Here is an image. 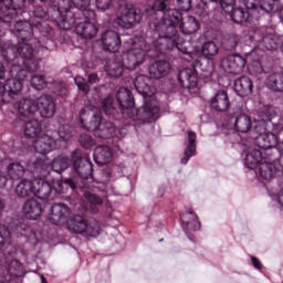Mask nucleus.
I'll list each match as a JSON object with an SVG mask.
<instances>
[{
	"label": "nucleus",
	"mask_w": 283,
	"mask_h": 283,
	"mask_svg": "<svg viewBox=\"0 0 283 283\" xmlns=\"http://www.w3.org/2000/svg\"><path fill=\"white\" fill-rule=\"evenodd\" d=\"M33 196H36L40 200H46L52 196V186L43 179H34Z\"/></svg>",
	"instance_id": "27"
},
{
	"label": "nucleus",
	"mask_w": 283,
	"mask_h": 283,
	"mask_svg": "<svg viewBox=\"0 0 283 283\" xmlns=\"http://www.w3.org/2000/svg\"><path fill=\"white\" fill-rule=\"evenodd\" d=\"M6 32H0V36H3ZM14 48L10 44V42H3L0 39V56L4 59V61H14Z\"/></svg>",
	"instance_id": "37"
},
{
	"label": "nucleus",
	"mask_w": 283,
	"mask_h": 283,
	"mask_svg": "<svg viewBox=\"0 0 283 283\" xmlns=\"http://www.w3.org/2000/svg\"><path fill=\"white\" fill-rule=\"evenodd\" d=\"M41 134V122L38 119H31L24 125V136L28 138H35Z\"/></svg>",
	"instance_id": "40"
},
{
	"label": "nucleus",
	"mask_w": 283,
	"mask_h": 283,
	"mask_svg": "<svg viewBox=\"0 0 283 283\" xmlns=\"http://www.w3.org/2000/svg\"><path fill=\"white\" fill-rule=\"evenodd\" d=\"M219 50L220 49L218 48V44H216V42L209 41L202 45L201 52L203 56H206L207 59H211V56H216L218 54Z\"/></svg>",
	"instance_id": "45"
},
{
	"label": "nucleus",
	"mask_w": 283,
	"mask_h": 283,
	"mask_svg": "<svg viewBox=\"0 0 283 283\" xmlns=\"http://www.w3.org/2000/svg\"><path fill=\"white\" fill-rule=\"evenodd\" d=\"M210 105L216 112H227L231 105L227 91H218L210 99Z\"/></svg>",
	"instance_id": "26"
},
{
	"label": "nucleus",
	"mask_w": 283,
	"mask_h": 283,
	"mask_svg": "<svg viewBox=\"0 0 283 283\" xmlns=\"http://www.w3.org/2000/svg\"><path fill=\"white\" fill-rule=\"evenodd\" d=\"M33 147L38 154H50L53 149H56V140H54L50 135L38 136Z\"/></svg>",
	"instance_id": "24"
},
{
	"label": "nucleus",
	"mask_w": 283,
	"mask_h": 283,
	"mask_svg": "<svg viewBox=\"0 0 283 283\" xmlns=\"http://www.w3.org/2000/svg\"><path fill=\"white\" fill-rule=\"evenodd\" d=\"M178 78L181 87H186V90H193L195 87H198V73L195 69L181 70Z\"/></svg>",
	"instance_id": "23"
},
{
	"label": "nucleus",
	"mask_w": 283,
	"mask_h": 283,
	"mask_svg": "<svg viewBox=\"0 0 283 283\" xmlns=\"http://www.w3.org/2000/svg\"><path fill=\"white\" fill-rule=\"evenodd\" d=\"M234 92H237L239 96H249L253 92V81L247 76L235 80Z\"/></svg>",
	"instance_id": "28"
},
{
	"label": "nucleus",
	"mask_w": 283,
	"mask_h": 283,
	"mask_svg": "<svg viewBox=\"0 0 283 283\" xmlns=\"http://www.w3.org/2000/svg\"><path fill=\"white\" fill-rule=\"evenodd\" d=\"M221 8L228 14L233 10V6H235V0H220Z\"/></svg>",
	"instance_id": "58"
},
{
	"label": "nucleus",
	"mask_w": 283,
	"mask_h": 283,
	"mask_svg": "<svg viewBox=\"0 0 283 283\" xmlns=\"http://www.w3.org/2000/svg\"><path fill=\"white\" fill-rule=\"evenodd\" d=\"M34 167L41 171H45V169H50L51 167L55 174H63V171L70 168V158H67V156L60 155L55 157L52 163L44 159H36Z\"/></svg>",
	"instance_id": "14"
},
{
	"label": "nucleus",
	"mask_w": 283,
	"mask_h": 283,
	"mask_svg": "<svg viewBox=\"0 0 283 283\" xmlns=\"http://www.w3.org/2000/svg\"><path fill=\"white\" fill-rule=\"evenodd\" d=\"M57 134L61 140H64V143H67V140L72 138V128L70 125H62L59 127Z\"/></svg>",
	"instance_id": "50"
},
{
	"label": "nucleus",
	"mask_w": 283,
	"mask_h": 283,
	"mask_svg": "<svg viewBox=\"0 0 283 283\" xmlns=\"http://www.w3.org/2000/svg\"><path fill=\"white\" fill-rule=\"evenodd\" d=\"M243 3L248 10H253L258 6V0H243Z\"/></svg>",
	"instance_id": "61"
},
{
	"label": "nucleus",
	"mask_w": 283,
	"mask_h": 283,
	"mask_svg": "<svg viewBox=\"0 0 283 283\" xmlns=\"http://www.w3.org/2000/svg\"><path fill=\"white\" fill-rule=\"evenodd\" d=\"M135 88L138 94H142L144 98L143 107L138 108L137 116L143 118V123H153L160 117V107L158 106V99H156V87L154 82L147 75H138L134 82Z\"/></svg>",
	"instance_id": "4"
},
{
	"label": "nucleus",
	"mask_w": 283,
	"mask_h": 283,
	"mask_svg": "<svg viewBox=\"0 0 283 283\" xmlns=\"http://www.w3.org/2000/svg\"><path fill=\"white\" fill-rule=\"evenodd\" d=\"M93 3L97 10L105 12V10H109L112 8V0H93Z\"/></svg>",
	"instance_id": "55"
},
{
	"label": "nucleus",
	"mask_w": 283,
	"mask_h": 283,
	"mask_svg": "<svg viewBox=\"0 0 283 283\" xmlns=\"http://www.w3.org/2000/svg\"><path fill=\"white\" fill-rule=\"evenodd\" d=\"M249 36L251 41L259 43V48H265V50H277V45H280V36L275 34V30L272 28L251 31Z\"/></svg>",
	"instance_id": "9"
},
{
	"label": "nucleus",
	"mask_w": 283,
	"mask_h": 283,
	"mask_svg": "<svg viewBox=\"0 0 283 283\" xmlns=\"http://www.w3.org/2000/svg\"><path fill=\"white\" fill-rule=\"evenodd\" d=\"M38 112H40L42 118H52L56 112L54 99L50 95H42L38 99Z\"/></svg>",
	"instance_id": "20"
},
{
	"label": "nucleus",
	"mask_w": 283,
	"mask_h": 283,
	"mask_svg": "<svg viewBox=\"0 0 283 283\" xmlns=\"http://www.w3.org/2000/svg\"><path fill=\"white\" fill-rule=\"evenodd\" d=\"M116 98L125 116L133 118V120H142L143 123V118L138 116V109L134 108V95L132 94V91L122 87L118 90Z\"/></svg>",
	"instance_id": "10"
},
{
	"label": "nucleus",
	"mask_w": 283,
	"mask_h": 283,
	"mask_svg": "<svg viewBox=\"0 0 283 283\" xmlns=\"http://www.w3.org/2000/svg\"><path fill=\"white\" fill-rule=\"evenodd\" d=\"M234 129L240 134H248L251 132V117L247 114H240L234 119Z\"/></svg>",
	"instance_id": "34"
},
{
	"label": "nucleus",
	"mask_w": 283,
	"mask_h": 283,
	"mask_svg": "<svg viewBox=\"0 0 283 283\" xmlns=\"http://www.w3.org/2000/svg\"><path fill=\"white\" fill-rule=\"evenodd\" d=\"M15 109L20 116L30 118V116H34L39 112V106L34 98H21L17 102Z\"/></svg>",
	"instance_id": "19"
},
{
	"label": "nucleus",
	"mask_w": 283,
	"mask_h": 283,
	"mask_svg": "<svg viewBox=\"0 0 283 283\" xmlns=\"http://www.w3.org/2000/svg\"><path fill=\"white\" fill-rule=\"evenodd\" d=\"M8 174L12 180H19L25 176V168L19 163H13L9 165Z\"/></svg>",
	"instance_id": "42"
},
{
	"label": "nucleus",
	"mask_w": 283,
	"mask_h": 283,
	"mask_svg": "<svg viewBox=\"0 0 283 283\" xmlns=\"http://www.w3.org/2000/svg\"><path fill=\"white\" fill-rule=\"evenodd\" d=\"M230 13L234 23H244L249 19V11H244L242 8L232 9Z\"/></svg>",
	"instance_id": "44"
},
{
	"label": "nucleus",
	"mask_w": 283,
	"mask_h": 283,
	"mask_svg": "<svg viewBox=\"0 0 283 283\" xmlns=\"http://www.w3.org/2000/svg\"><path fill=\"white\" fill-rule=\"evenodd\" d=\"M112 149L109 146H97L94 153V160L97 165H107L112 163Z\"/></svg>",
	"instance_id": "30"
},
{
	"label": "nucleus",
	"mask_w": 283,
	"mask_h": 283,
	"mask_svg": "<svg viewBox=\"0 0 283 283\" xmlns=\"http://www.w3.org/2000/svg\"><path fill=\"white\" fill-rule=\"evenodd\" d=\"M196 133L188 132V145L185 150V157L181 159L182 165H187L189 163V158L196 154Z\"/></svg>",
	"instance_id": "38"
},
{
	"label": "nucleus",
	"mask_w": 283,
	"mask_h": 283,
	"mask_svg": "<svg viewBox=\"0 0 283 283\" xmlns=\"http://www.w3.org/2000/svg\"><path fill=\"white\" fill-rule=\"evenodd\" d=\"M71 233H78L84 238H96L101 235V223L96 219L85 220L82 216H74L67 221Z\"/></svg>",
	"instance_id": "6"
},
{
	"label": "nucleus",
	"mask_w": 283,
	"mask_h": 283,
	"mask_svg": "<svg viewBox=\"0 0 283 283\" xmlns=\"http://www.w3.org/2000/svg\"><path fill=\"white\" fill-rule=\"evenodd\" d=\"M247 60L240 55H228L221 60V67L228 74H241Z\"/></svg>",
	"instance_id": "16"
},
{
	"label": "nucleus",
	"mask_w": 283,
	"mask_h": 283,
	"mask_svg": "<svg viewBox=\"0 0 283 283\" xmlns=\"http://www.w3.org/2000/svg\"><path fill=\"white\" fill-rule=\"evenodd\" d=\"M84 198L90 202V205H93V207H101V205H103V199L98 197V195L84 192Z\"/></svg>",
	"instance_id": "52"
},
{
	"label": "nucleus",
	"mask_w": 283,
	"mask_h": 283,
	"mask_svg": "<svg viewBox=\"0 0 283 283\" xmlns=\"http://www.w3.org/2000/svg\"><path fill=\"white\" fill-rule=\"evenodd\" d=\"M168 4L169 0H157L153 3V10H155V12H163L167 9Z\"/></svg>",
	"instance_id": "57"
},
{
	"label": "nucleus",
	"mask_w": 283,
	"mask_h": 283,
	"mask_svg": "<svg viewBox=\"0 0 283 283\" xmlns=\"http://www.w3.org/2000/svg\"><path fill=\"white\" fill-rule=\"evenodd\" d=\"M269 158H265L260 165H259V176L263 180H273L275 178V174L277 171L283 172L282 165L277 161L271 163L269 161Z\"/></svg>",
	"instance_id": "17"
},
{
	"label": "nucleus",
	"mask_w": 283,
	"mask_h": 283,
	"mask_svg": "<svg viewBox=\"0 0 283 283\" xmlns=\"http://www.w3.org/2000/svg\"><path fill=\"white\" fill-rule=\"evenodd\" d=\"M15 193L19 198H29L34 193V181L22 179L15 187Z\"/></svg>",
	"instance_id": "31"
},
{
	"label": "nucleus",
	"mask_w": 283,
	"mask_h": 283,
	"mask_svg": "<svg viewBox=\"0 0 283 283\" xmlns=\"http://www.w3.org/2000/svg\"><path fill=\"white\" fill-rule=\"evenodd\" d=\"M8 182V178L0 172V187H4Z\"/></svg>",
	"instance_id": "64"
},
{
	"label": "nucleus",
	"mask_w": 283,
	"mask_h": 283,
	"mask_svg": "<svg viewBox=\"0 0 283 283\" xmlns=\"http://www.w3.org/2000/svg\"><path fill=\"white\" fill-rule=\"evenodd\" d=\"M140 21H143V14H140V10L136 8V6L127 3L118 8L116 23L120 28L132 30V28H136Z\"/></svg>",
	"instance_id": "7"
},
{
	"label": "nucleus",
	"mask_w": 283,
	"mask_h": 283,
	"mask_svg": "<svg viewBox=\"0 0 283 283\" xmlns=\"http://www.w3.org/2000/svg\"><path fill=\"white\" fill-rule=\"evenodd\" d=\"M83 18H78L77 24L75 27V32L82 39H94L96 34H98V28L96 27V23H94V19H96V15L94 18H87V15H82Z\"/></svg>",
	"instance_id": "15"
},
{
	"label": "nucleus",
	"mask_w": 283,
	"mask_h": 283,
	"mask_svg": "<svg viewBox=\"0 0 283 283\" xmlns=\"http://www.w3.org/2000/svg\"><path fill=\"white\" fill-rule=\"evenodd\" d=\"M31 85L35 90H45L48 82L43 75H32Z\"/></svg>",
	"instance_id": "47"
},
{
	"label": "nucleus",
	"mask_w": 283,
	"mask_h": 283,
	"mask_svg": "<svg viewBox=\"0 0 283 283\" xmlns=\"http://www.w3.org/2000/svg\"><path fill=\"white\" fill-rule=\"evenodd\" d=\"M171 70V64L165 60L153 62L148 67L150 78H164Z\"/></svg>",
	"instance_id": "25"
},
{
	"label": "nucleus",
	"mask_w": 283,
	"mask_h": 283,
	"mask_svg": "<svg viewBox=\"0 0 283 283\" xmlns=\"http://www.w3.org/2000/svg\"><path fill=\"white\" fill-rule=\"evenodd\" d=\"M56 187L55 191H57V193H65V189H67V187L76 189V184H74V180L72 179H65L64 181H57Z\"/></svg>",
	"instance_id": "48"
},
{
	"label": "nucleus",
	"mask_w": 283,
	"mask_h": 283,
	"mask_svg": "<svg viewBox=\"0 0 283 283\" xmlns=\"http://www.w3.org/2000/svg\"><path fill=\"white\" fill-rule=\"evenodd\" d=\"M33 14H34V17H36V19H45L46 13L42 7H38L34 9Z\"/></svg>",
	"instance_id": "60"
},
{
	"label": "nucleus",
	"mask_w": 283,
	"mask_h": 283,
	"mask_svg": "<svg viewBox=\"0 0 283 283\" xmlns=\"http://www.w3.org/2000/svg\"><path fill=\"white\" fill-rule=\"evenodd\" d=\"M182 223L190 229V231H199L200 221H198V216L196 213L189 211L182 214L181 217Z\"/></svg>",
	"instance_id": "39"
},
{
	"label": "nucleus",
	"mask_w": 283,
	"mask_h": 283,
	"mask_svg": "<svg viewBox=\"0 0 283 283\" xmlns=\"http://www.w3.org/2000/svg\"><path fill=\"white\" fill-rule=\"evenodd\" d=\"M182 23V13L177 9H168L164 12L161 22L155 21L150 23V30H154L153 45L163 54L165 50H178L181 54L191 56L193 51L190 43L185 41L176 31Z\"/></svg>",
	"instance_id": "2"
},
{
	"label": "nucleus",
	"mask_w": 283,
	"mask_h": 283,
	"mask_svg": "<svg viewBox=\"0 0 283 283\" xmlns=\"http://www.w3.org/2000/svg\"><path fill=\"white\" fill-rule=\"evenodd\" d=\"M179 28L184 34H195V32H198L200 24L196 18L189 15L184 22H180Z\"/></svg>",
	"instance_id": "35"
},
{
	"label": "nucleus",
	"mask_w": 283,
	"mask_h": 283,
	"mask_svg": "<svg viewBox=\"0 0 283 283\" xmlns=\"http://www.w3.org/2000/svg\"><path fill=\"white\" fill-rule=\"evenodd\" d=\"M70 3L82 12V17H87V19H94V17H96L94 10L90 9V6H92V0H69V4Z\"/></svg>",
	"instance_id": "32"
},
{
	"label": "nucleus",
	"mask_w": 283,
	"mask_h": 283,
	"mask_svg": "<svg viewBox=\"0 0 283 283\" xmlns=\"http://www.w3.org/2000/svg\"><path fill=\"white\" fill-rule=\"evenodd\" d=\"M251 262H252L254 269H262V263L260 262V260H258V258L252 256Z\"/></svg>",
	"instance_id": "62"
},
{
	"label": "nucleus",
	"mask_w": 283,
	"mask_h": 283,
	"mask_svg": "<svg viewBox=\"0 0 283 283\" xmlns=\"http://www.w3.org/2000/svg\"><path fill=\"white\" fill-rule=\"evenodd\" d=\"M53 90L59 96H67V84L64 82H55Z\"/></svg>",
	"instance_id": "54"
},
{
	"label": "nucleus",
	"mask_w": 283,
	"mask_h": 283,
	"mask_svg": "<svg viewBox=\"0 0 283 283\" xmlns=\"http://www.w3.org/2000/svg\"><path fill=\"white\" fill-rule=\"evenodd\" d=\"M275 116V111H273V107L271 106H263L259 111V120L255 122V125H259L260 123H264L266 126V123L271 120Z\"/></svg>",
	"instance_id": "43"
},
{
	"label": "nucleus",
	"mask_w": 283,
	"mask_h": 283,
	"mask_svg": "<svg viewBox=\"0 0 283 283\" xmlns=\"http://www.w3.org/2000/svg\"><path fill=\"white\" fill-rule=\"evenodd\" d=\"M70 2H57L54 8L53 19L61 30H72L78 24V19L72 10H69Z\"/></svg>",
	"instance_id": "8"
},
{
	"label": "nucleus",
	"mask_w": 283,
	"mask_h": 283,
	"mask_svg": "<svg viewBox=\"0 0 283 283\" xmlns=\"http://www.w3.org/2000/svg\"><path fill=\"white\" fill-rule=\"evenodd\" d=\"M123 56H115L106 62L105 72L108 76L118 78L123 76L126 70H136L139 65L145 63L147 52L151 49L147 45V41L143 36H135L124 43Z\"/></svg>",
	"instance_id": "3"
},
{
	"label": "nucleus",
	"mask_w": 283,
	"mask_h": 283,
	"mask_svg": "<svg viewBox=\"0 0 283 283\" xmlns=\"http://www.w3.org/2000/svg\"><path fill=\"white\" fill-rule=\"evenodd\" d=\"M24 6V0H20L19 4H12V0H0V24L11 28L17 18V9L21 10Z\"/></svg>",
	"instance_id": "11"
},
{
	"label": "nucleus",
	"mask_w": 283,
	"mask_h": 283,
	"mask_svg": "<svg viewBox=\"0 0 283 283\" xmlns=\"http://www.w3.org/2000/svg\"><path fill=\"white\" fill-rule=\"evenodd\" d=\"M265 159L266 158H264L261 150L258 148H251L245 155L244 163L249 169H255V167H258V165H262V161Z\"/></svg>",
	"instance_id": "29"
},
{
	"label": "nucleus",
	"mask_w": 283,
	"mask_h": 283,
	"mask_svg": "<svg viewBox=\"0 0 283 283\" xmlns=\"http://www.w3.org/2000/svg\"><path fill=\"white\" fill-rule=\"evenodd\" d=\"M74 81L80 92H83V94H90V84L86 83L83 76H76Z\"/></svg>",
	"instance_id": "53"
},
{
	"label": "nucleus",
	"mask_w": 283,
	"mask_h": 283,
	"mask_svg": "<svg viewBox=\"0 0 283 283\" xmlns=\"http://www.w3.org/2000/svg\"><path fill=\"white\" fill-rule=\"evenodd\" d=\"M260 8L264 10V12H280L282 11V0H260Z\"/></svg>",
	"instance_id": "41"
},
{
	"label": "nucleus",
	"mask_w": 283,
	"mask_h": 283,
	"mask_svg": "<svg viewBox=\"0 0 283 283\" xmlns=\"http://www.w3.org/2000/svg\"><path fill=\"white\" fill-rule=\"evenodd\" d=\"M70 218V208L63 203H55L51 207L49 220L52 224H65Z\"/></svg>",
	"instance_id": "18"
},
{
	"label": "nucleus",
	"mask_w": 283,
	"mask_h": 283,
	"mask_svg": "<svg viewBox=\"0 0 283 283\" xmlns=\"http://www.w3.org/2000/svg\"><path fill=\"white\" fill-rule=\"evenodd\" d=\"M10 230L6 226L0 224V249L6 247V244H10Z\"/></svg>",
	"instance_id": "49"
},
{
	"label": "nucleus",
	"mask_w": 283,
	"mask_h": 283,
	"mask_svg": "<svg viewBox=\"0 0 283 283\" xmlns=\"http://www.w3.org/2000/svg\"><path fill=\"white\" fill-rule=\"evenodd\" d=\"M80 120L84 129H87V132H95L97 138H112L114 132H116L112 122L101 124V111L96 107H84L80 113Z\"/></svg>",
	"instance_id": "5"
},
{
	"label": "nucleus",
	"mask_w": 283,
	"mask_h": 283,
	"mask_svg": "<svg viewBox=\"0 0 283 283\" xmlns=\"http://www.w3.org/2000/svg\"><path fill=\"white\" fill-rule=\"evenodd\" d=\"M13 231L18 235H23L24 238H32V235H34V232H32V228H30V226H28L27 223L19 222Z\"/></svg>",
	"instance_id": "46"
},
{
	"label": "nucleus",
	"mask_w": 283,
	"mask_h": 283,
	"mask_svg": "<svg viewBox=\"0 0 283 283\" xmlns=\"http://www.w3.org/2000/svg\"><path fill=\"white\" fill-rule=\"evenodd\" d=\"M3 260H0V283L8 282V273L12 271V269H21V263L19 261L13 260L10 263L6 262L4 265Z\"/></svg>",
	"instance_id": "36"
},
{
	"label": "nucleus",
	"mask_w": 283,
	"mask_h": 283,
	"mask_svg": "<svg viewBox=\"0 0 283 283\" xmlns=\"http://www.w3.org/2000/svg\"><path fill=\"white\" fill-rule=\"evenodd\" d=\"M184 12L191 10V0H174Z\"/></svg>",
	"instance_id": "59"
},
{
	"label": "nucleus",
	"mask_w": 283,
	"mask_h": 283,
	"mask_svg": "<svg viewBox=\"0 0 283 283\" xmlns=\"http://www.w3.org/2000/svg\"><path fill=\"white\" fill-rule=\"evenodd\" d=\"M12 32L15 33L18 39H21L22 42L19 43V46H14V57L11 62L15 61L17 56H20L23 66L12 64L10 70L11 77L6 81L4 94L11 101L21 94L23 81L28 78V72H36L39 70V61L34 60V49L29 42L30 40H28L32 36V24L28 21H18ZM7 62L10 63V61Z\"/></svg>",
	"instance_id": "1"
},
{
	"label": "nucleus",
	"mask_w": 283,
	"mask_h": 283,
	"mask_svg": "<svg viewBox=\"0 0 283 283\" xmlns=\"http://www.w3.org/2000/svg\"><path fill=\"white\" fill-rule=\"evenodd\" d=\"M101 108L105 114H112L114 112V97L108 96L104 101L101 102Z\"/></svg>",
	"instance_id": "51"
},
{
	"label": "nucleus",
	"mask_w": 283,
	"mask_h": 283,
	"mask_svg": "<svg viewBox=\"0 0 283 283\" xmlns=\"http://www.w3.org/2000/svg\"><path fill=\"white\" fill-rule=\"evenodd\" d=\"M265 84L270 90H273V92H283V72L269 75Z\"/></svg>",
	"instance_id": "33"
},
{
	"label": "nucleus",
	"mask_w": 283,
	"mask_h": 283,
	"mask_svg": "<svg viewBox=\"0 0 283 283\" xmlns=\"http://www.w3.org/2000/svg\"><path fill=\"white\" fill-rule=\"evenodd\" d=\"M80 143L84 149H90L94 145V139H92V136L87 134H82L80 136Z\"/></svg>",
	"instance_id": "56"
},
{
	"label": "nucleus",
	"mask_w": 283,
	"mask_h": 283,
	"mask_svg": "<svg viewBox=\"0 0 283 283\" xmlns=\"http://www.w3.org/2000/svg\"><path fill=\"white\" fill-rule=\"evenodd\" d=\"M254 132L258 136L254 137L258 147L261 149H271L277 145V137L275 134L268 132L264 122H259L254 125Z\"/></svg>",
	"instance_id": "12"
},
{
	"label": "nucleus",
	"mask_w": 283,
	"mask_h": 283,
	"mask_svg": "<svg viewBox=\"0 0 283 283\" xmlns=\"http://www.w3.org/2000/svg\"><path fill=\"white\" fill-rule=\"evenodd\" d=\"M88 83L94 84L98 83V75L96 73H92L88 75Z\"/></svg>",
	"instance_id": "63"
},
{
	"label": "nucleus",
	"mask_w": 283,
	"mask_h": 283,
	"mask_svg": "<svg viewBox=\"0 0 283 283\" xmlns=\"http://www.w3.org/2000/svg\"><path fill=\"white\" fill-rule=\"evenodd\" d=\"M73 169L82 180H90L94 168L90 159H83L81 150H75L72 154Z\"/></svg>",
	"instance_id": "13"
},
{
	"label": "nucleus",
	"mask_w": 283,
	"mask_h": 283,
	"mask_svg": "<svg viewBox=\"0 0 283 283\" xmlns=\"http://www.w3.org/2000/svg\"><path fill=\"white\" fill-rule=\"evenodd\" d=\"M23 214L28 220H39L43 216V207L36 199H28L22 207Z\"/></svg>",
	"instance_id": "22"
},
{
	"label": "nucleus",
	"mask_w": 283,
	"mask_h": 283,
	"mask_svg": "<svg viewBox=\"0 0 283 283\" xmlns=\"http://www.w3.org/2000/svg\"><path fill=\"white\" fill-rule=\"evenodd\" d=\"M102 44L106 52H118L120 50V36L116 31L108 30L102 34Z\"/></svg>",
	"instance_id": "21"
}]
</instances>
